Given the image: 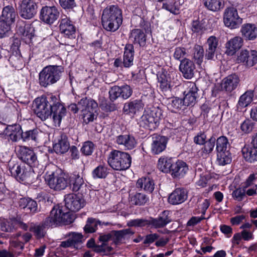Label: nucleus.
I'll use <instances>...</instances> for the list:
<instances>
[{"mask_svg":"<svg viewBox=\"0 0 257 257\" xmlns=\"http://www.w3.org/2000/svg\"><path fill=\"white\" fill-rule=\"evenodd\" d=\"M34 112L42 120L51 117L55 125H59L62 118L66 115V109L56 96L38 97L34 101Z\"/></svg>","mask_w":257,"mask_h":257,"instance_id":"f257e3e1","label":"nucleus"},{"mask_svg":"<svg viewBox=\"0 0 257 257\" xmlns=\"http://www.w3.org/2000/svg\"><path fill=\"white\" fill-rule=\"evenodd\" d=\"M122 22V12L117 6H110L103 10L101 23L105 30L115 32L118 29Z\"/></svg>","mask_w":257,"mask_h":257,"instance_id":"f03ea898","label":"nucleus"},{"mask_svg":"<svg viewBox=\"0 0 257 257\" xmlns=\"http://www.w3.org/2000/svg\"><path fill=\"white\" fill-rule=\"evenodd\" d=\"M64 68L59 65L45 67L39 74V83L41 86L47 87L56 83L61 78Z\"/></svg>","mask_w":257,"mask_h":257,"instance_id":"7ed1b4c3","label":"nucleus"},{"mask_svg":"<svg viewBox=\"0 0 257 257\" xmlns=\"http://www.w3.org/2000/svg\"><path fill=\"white\" fill-rule=\"evenodd\" d=\"M107 163L114 170L124 171L130 167L132 158L128 153L114 150L109 153Z\"/></svg>","mask_w":257,"mask_h":257,"instance_id":"20e7f679","label":"nucleus"},{"mask_svg":"<svg viewBox=\"0 0 257 257\" xmlns=\"http://www.w3.org/2000/svg\"><path fill=\"white\" fill-rule=\"evenodd\" d=\"M162 116V110L158 107L145 111L139 120L140 126L153 130L158 126Z\"/></svg>","mask_w":257,"mask_h":257,"instance_id":"39448f33","label":"nucleus"},{"mask_svg":"<svg viewBox=\"0 0 257 257\" xmlns=\"http://www.w3.org/2000/svg\"><path fill=\"white\" fill-rule=\"evenodd\" d=\"M74 214L70 212H64L62 207L59 206H54L49 215L54 226L70 224L74 221Z\"/></svg>","mask_w":257,"mask_h":257,"instance_id":"423d86ee","label":"nucleus"},{"mask_svg":"<svg viewBox=\"0 0 257 257\" xmlns=\"http://www.w3.org/2000/svg\"><path fill=\"white\" fill-rule=\"evenodd\" d=\"M45 180L50 188L56 191L65 189L68 184V177L64 173L53 172L45 178Z\"/></svg>","mask_w":257,"mask_h":257,"instance_id":"0eeeda50","label":"nucleus"},{"mask_svg":"<svg viewBox=\"0 0 257 257\" xmlns=\"http://www.w3.org/2000/svg\"><path fill=\"white\" fill-rule=\"evenodd\" d=\"M18 157L24 163L31 168H38L39 166L37 157L33 150L25 146H21L18 150Z\"/></svg>","mask_w":257,"mask_h":257,"instance_id":"6e6552de","label":"nucleus"},{"mask_svg":"<svg viewBox=\"0 0 257 257\" xmlns=\"http://www.w3.org/2000/svg\"><path fill=\"white\" fill-rule=\"evenodd\" d=\"M27 225L29 231L33 233L37 239L44 237L46 234V228L54 226L49 216L38 224L31 222Z\"/></svg>","mask_w":257,"mask_h":257,"instance_id":"1a4fd4ad","label":"nucleus"},{"mask_svg":"<svg viewBox=\"0 0 257 257\" xmlns=\"http://www.w3.org/2000/svg\"><path fill=\"white\" fill-rule=\"evenodd\" d=\"M38 6L35 0H23L20 5L19 13L25 19H31L37 14Z\"/></svg>","mask_w":257,"mask_h":257,"instance_id":"9d476101","label":"nucleus"},{"mask_svg":"<svg viewBox=\"0 0 257 257\" xmlns=\"http://www.w3.org/2000/svg\"><path fill=\"white\" fill-rule=\"evenodd\" d=\"M223 20L226 26L235 29L242 23V19L238 16L236 9L231 7L225 10Z\"/></svg>","mask_w":257,"mask_h":257,"instance_id":"9b49d317","label":"nucleus"},{"mask_svg":"<svg viewBox=\"0 0 257 257\" xmlns=\"http://www.w3.org/2000/svg\"><path fill=\"white\" fill-rule=\"evenodd\" d=\"M133 93V89L130 85H124L121 86H114L109 90V97L111 101H114L118 97L124 99L128 98Z\"/></svg>","mask_w":257,"mask_h":257,"instance_id":"f8f14e48","label":"nucleus"},{"mask_svg":"<svg viewBox=\"0 0 257 257\" xmlns=\"http://www.w3.org/2000/svg\"><path fill=\"white\" fill-rule=\"evenodd\" d=\"M66 207L72 212L79 210L85 205V201L80 196L74 194H68L65 196Z\"/></svg>","mask_w":257,"mask_h":257,"instance_id":"ddd939ff","label":"nucleus"},{"mask_svg":"<svg viewBox=\"0 0 257 257\" xmlns=\"http://www.w3.org/2000/svg\"><path fill=\"white\" fill-rule=\"evenodd\" d=\"M238 63H241L248 67L254 66L257 63V51L242 50L238 54L237 58Z\"/></svg>","mask_w":257,"mask_h":257,"instance_id":"4468645a","label":"nucleus"},{"mask_svg":"<svg viewBox=\"0 0 257 257\" xmlns=\"http://www.w3.org/2000/svg\"><path fill=\"white\" fill-rule=\"evenodd\" d=\"M59 12L56 7L45 6L42 8L40 12V19L44 22L51 24L57 20Z\"/></svg>","mask_w":257,"mask_h":257,"instance_id":"2eb2a0df","label":"nucleus"},{"mask_svg":"<svg viewBox=\"0 0 257 257\" xmlns=\"http://www.w3.org/2000/svg\"><path fill=\"white\" fill-rule=\"evenodd\" d=\"M200 91L195 83H190L189 90L185 94L184 92V97L183 98L184 103L185 106H193L200 97Z\"/></svg>","mask_w":257,"mask_h":257,"instance_id":"dca6fc26","label":"nucleus"},{"mask_svg":"<svg viewBox=\"0 0 257 257\" xmlns=\"http://www.w3.org/2000/svg\"><path fill=\"white\" fill-rule=\"evenodd\" d=\"M18 227L26 231L28 229V225L20 219L14 218L10 221L4 220L1 222V228L3 231L13 232Z\"/></svg>","mask_w":257,"mask_h":257,"instance_id":"f3484780","label":"nucleus"},{"mask_svg":"<svg viewBox=\"0 0 257 257\" xmlns=\"http://www.w3.org/2000/svg\"><path fill=\"white\" fill-rule=\"evenodd\" d=\"M9 171L11 175L17 179L22 181H28V177L31 175H34L33 173L25 172L24 169L21 167L18 163H14V162H10L9 164Z\"/></svg>","mask_w":257,"mask_h":257,"instance_id":"a211bd4d","label":"nucleus"},{"mask_svg":"<svg viewBox=\"0 0 257 257\" xmlns=\"http://www.w3.org/2000/svg\"><path fill=\"white\" fill-rule=\"evenodd\" d=\"M179 70L186 79H191L194 75L195 66L192 61L184 58L181 60Z\"/></svg>","mask_w":257,"mask_h":257,"instance_id":"6ab92c4d","label":"nucleus"},{"mask_svg":"<svg viewBox=\"0 0 257 257\" xmlns=\"http://www.w3.org/2000/svg\"><path fill=\"white\" fill-rule=\"evenodd\" d=\"M144 104L140 99L130 101L124 103L123 107V112L126 114L134 115L137 112L143 109Z\"/></svg>","mask_w":257,"mask_h":257,"instance_id":"aec40b11","label":"nucleus"},{"mask_svg":"<svg viewBox=\"0 0 257 257\" xmlns=\"http://www.w3.org/2000/svg\"><path fill=\"white\" fill-rule=\"evenodd\" d=\"M68 184H70L72 190L74 192H77L86 186L81 174L76 172L70 175Z\"/></svg>","mask_w":257,"mask_h":257,"instance_id":"412c9836","label":"nucleus"},{"mask_svg":"<svg viewBox=\"0 0 257 257\" xmlns=\"http://www.w3.org/2000/svg\"><path fill=\"white\" fill-rule=\"evenodd\" d=\"M240 33L245 40L253 41L257 37V27L253 24H244L241 27Z\"/></svg>","mask_w":257,"mask_h":257,"instance_id":"4be33fe9","label":"nucleus"},{"mask_svg":"<svg viewBox=\"0 0 257 257\" xmlns=\"http://www.w3.org/2000/svg\"><path fill=\"white\" fill-rule=\"evenodd\" d=\"M4 133L7 135L13 142H16L22 139L23 131L19 124L8 125L4 130Z\"/></svg>","mask_w":257,"mask_h":257,"instance_id":"5701e85b","label":"nucleus"},{"mask_svg":"<svg viewBox=\"0 0 257 257\" xmlns=\"http://www.w3.org/2000/svg\"><path fill=\"white\" fill-rule=\"evenodd\" d=\"M151 144V151L153 154H158L166 148L167 138L164 136H156L153 137Z\"/></svg>","mask_w":257,"mask_h":257,"instance_id":"b1692460","label":"nucleus"},{"mask_svg":"<svg viewBox=\"0 0 257 257\" xmlns=\"http://www.w3.org/2000/svg\"><path fill=\"white\" fill-rule=\"evenodd\" d=\"M187 198V192L183 188L176 189L169 196L168 201L173 205L181 204Z\"/></svg>","mask_w":257,"mask_h":257,"instance_id":"393cba45","label":"nucleus"},{"mask_svg":"<svg viewBox=\"0 0 257 257\" xmlns=\"http://www.w3.org/2000/svg\"><path fill=\"white\" fill-rule=\"evenodd\" d=\"M60 31L68 38H74L75 28L69 19H62L59 25Z\"/></svg>","mask_w":257,"mask_h":257,"instance_id":"a878e982","label":"nucleus"},{"mask_svg":"<svg viewBox=\"0 0 257 257\" xmlns=\"http://www.w3.org/2000/svg\"><path fill=\"white\" fill-rule=\"evenodd\" d=\"M169 214V211L165 210L160 214L158 218L151 217L150 225L156 228L164 227L172 221Z\"/></svg>","mask_w":257,"mask_h":257,"instance_id":"bb28decb","label":"nucleus"},{"mask_svg":"<svg viewBox=\"0 0 257 257\" xmlns=\"http://www.w3.org/2000/svg\"><path fill=\"white\" fill-rule=\"evenodd\" d=\"M70 148L68 137L64 133H62L58 139V142L53 145V150L57 154H63L67 152Z\"/></svg>","mask_w":257,"mask_h":257,"instance_id":"cd10ccee","label":"nucleus"},{"mask_svg":"<svg viewBox=\"0 0 257 257\" xmlns=\"http://www.w3.org/2000/svg\"><path fill=\"white\" fill-rule=\"evenodd\" d=\"M115 143L118 145L124 147L125 150H132L137 144L135 138L130 135H121L117 136Z\"/></svg>","mask_w":257,"mask_h":257,"instance_id":"c85d7f7f","label":"nucleus"},{"mask_svg":"<svg viewBox=\"0 0 257 257\" xmlns=\"http://www.w3.org/2000/svg\"><path fill=\"white\" fill-rule=\"evenodd\" d=\"M240 80L238 75L233 74L223 79L222 88L227 92H231L238 86Z\"/></svg>","mask_w":257,"mask_h":257,"instance_id":"c756f323","label":"nucleus"},{"mask_svg":"<svg viewBox=\"0 0 257 257\" xmlns=\"http://www.w3.org/2000/svg\"><path fill=\"white\" fill-rule=\"evenodd\" d=\"M19 206L27 213L35 214L39 211L37 202L30 198H21L19 202Z\"/></svg>","mask_w":257,"mask_h":257,"instance_id":"7c9ffc66","label":"nucleus"},{"mask_svg":"<svg viewBox=\"0 0 257 257\" xmlns=\"http://www.w3.org/2000/svg\"><path fill=\"white\" fill-rule=\"evenodd\" d=\"M188 170L187 164L182 160H178L174 162L171 174L174 178H182L185 175Z\"/></svg>","mask_w":257,"mask_h":257,"instance_id":"2f4dec72","label":"nucleus"},{"mask_svg":"<svg viewBox=\"0 0 257 257\" xmlns=\"http://www.w3.org/2000/svg\"><path fill=\"white\" fill-rule=\"evenodd\" d=\"M243 43V39L240 37L236 36L231 39L226 44V53L228 55H233L237 51L241 48Z\"/></svg>","mask_w":257,"mask_h":257,"instance_id":"473e14b6","label":"nucleus"},{"mask_svg":"<svg viewBox=\"0 0 257 257\" xmlns=\"http://www.w3.org/2000/svg\"><path fill=\"white\" fill-rule=\"evenodd\" d=\"M134 233L130 228L111 231L112 240L115 244L121 243L123 240L128 238Z\"/></svg>","mask_w":257,"mask_h":257,"instance_id":"72a5a7b5","label":"nucleus"},{"mask_svg":"<svg viewBox=\"0 0 257 257\" xmlns=\"http://www.w3.org/2000/svg\"><path fill=\"white\" fill-rule=\"evenodd\" d=\"M243 157L246 162L254 163L257 161V148L249 145H245L241 150Z\"/></svg>","mask_w":257,"mask_h":257,"instance_id":"f704fd0d","label":"nucleus"},{"mask_svg":"<svg viewBox=\"0 0 257 257\" xmlns=\"http://www.w3.org/2000/svg\"><path fill=\"white\" fill-rule=\"evenodd\" d=\"M207 45H208V48L206 51L205 57L208 60H211L214 56L215 52L218 45V40L214 36H210L207 39Z\"/></svg>","mask_w":257,"mask_h":257,"instance_id":"c9c22d12","label":"nucleus"},{"mask_svg":"<svg viewBox=\"0 0 257 257\" xmlns=\"http://www.w3.org/2000/svg\"><path fill=\"white\" fill-rule=\"evenodd\" d=\"M163 3L162 8L171 13L177 14L179 13L181 6L184 3V0H166Z\"/></svg>","mask_w":257,"mask_h":257,"instance_id":"e433bc0d","label":"nucleus"},{"mask_svg":"<svg viewBox=\"0 0 257 257\" xmlns=\"http://www.w3.org/2000/svg\"><path fill=\"white\" fill-rule=\"evenodd\" d=\"M130 38L133 39L135 44H137L140 47H144L146 44V37L145 33L140 29L133 30L131 33Z\"/></svg>","mask_w":257,"mask_h":257,"instance_id":"4c0bfd02","label":"nucleus"},{"mask_svg":"<svg viewBox=\"0 0 257 257\" xmlns=\"http://www.w3.org/2000/svg\"><path fill=\"white\" fill-rule=\"evenodd\" d=\"M134 46L132 44H128L125 45L123 54V65L125 67H130L133 64Z\"/></svg>","mask_w":257,"mask_h":257,"instance_id":"58836bf2","label":"nucleus"},{"mask_svg":"<svg viewBox=\"0 0 257 257\" xmlns=\"http://www.w3.org/2000/svg\"><path fill=\"white\" fill-rule=\"evenodd\" d=\"M17 15V13L13 6L8 5L3 8L2 14L0 18L7 20L8 23H14Z\"/></svg>","mask_w":257,"mask_h":257,"instance_id":"ea45409f","label":"nucleus"},{"mask_svg":"<svg viewBox=\"0 0 257 257\" xmlns=\"http://www.w3.org/2000/svg\"><path fill=\"white\" fill-rule=\"evenodd\" d=\"M41 132L37 128L23 132L22 140L24 142H38Z\"/></svg>","mask_w":257,"mask_h":257,"instance_id":"a19ab883","label":"nucleus"},{"mask_svg":"<svg viewBox=\"0 0 257 257\" xmlns=\"http://www.w3.org/2000/svg\"><path fill=\"white\" fill-rule=\"evenodd\" d=\"M253 91L247 90L240 96L237 104V109H242L247 106L252 101Z\"/></svg>","mask_w":257,"mask_h":257,"instance_id":"79ce46f5","label":"nucleus"},{"mask_svg":"<svg viewBox=\"0 0 257 257\" xmlns=\"http://www.w3.org/2000/svg\"><path fill=\"white\" fill-rule=\"evenodd\" d=\"M79 107L82 108V111L84 110L96 112L98 107L97 102L92 99H88L87 97L82 98L79 101Z\"/></svg>","mask_w":257,"mask_h":257,"instance_id":"37998d69","label":"nucleus"},{"mask_svg":"<svg viewBox=\"0 0 257 257\" xmlns=\"http://www.w3.org/2000/svg\"><path fill=\"white\" fill-rule=\"evenodd\" d=\"M158 81L160 89L164 92H168L171 90L170 77L164 72L158 75Z\"/></svg>","mask_w":257,"mask_h":257,"instance_id":"c03bdc74","label":"nucleus"},{"mask_svg":"<svg viewBox=\"0 0 257 257\" xmlns=\"http://www.w3.org/2000/svg\"><path fill=\"white\" fill-rule=\"evenodd\" d=\"M136 186L138 188H143L146 191L152 193L154 189V183L149 178H142L137 181Z\"/></svg>","mask_w":257,"mask_h":257,"instance_id":"a18cd8bd","label":"nucleus"},{"mask_svg":"<svg viewBox=\"0 0 257 257\" xmlns=\"http://www.w3.org/2000/svg\"><path fill=\"white\" fill-rule=\"evenodd\" d=\"M204 6L208 10L217 12L224 7L223 0H203Z\"/></svg>","mask_w":257,"mask_h":257,"instance_id":"49530a36","label":"nucleus"},{"mask_svg":"<svg viewBox=\"0 0 257 257\" xmlns=\"http://www.w3.org/2000/svg\"><path fill=\"white\" fill-rule=\"evenodd\" d=\"M174 162L171 158H161L158 163V168L162 172L171 173Z\"/></svg>","mask_w":257,"mask_h":257,"instance_id":"de8ad7c7","label":"nucleus"},{"mask_svg":"<svg viewBox=\"0 0 257 257\" xmlns=\"http://www.w3.org/2000/svg\"><path fill=\"white\" fill-rule=\"evenodd\" d=\"M131 201L134 205L143 206L149 202V197L144 193L137 192L132 195Z\"/></svg>","mask_w":257,"mask_h":257,"instance_id":"09e8293b","label":"nucleus"},{"mask_svg":"<svg viewBox=\"0 0 257 257\" xmlns=\"http://www.w3.org/2000/svg\"><path fill=\"white\" fill-rule=\"evenodd\" d=\"M217 153L229 151L230 145L227 138L225 136H221L216 139Z\"/></svg>","mask_w":257,"mask_h":257,"instance_id":"8fccbe9b","label":"nucleus"},{"mask_svg":"<svg viewBox=\"0 0 257 257\" xmlns=\"http://www.w3.org/2000/svg\"><path fill=\"white\" fill-rule=\"evenodd\" d=\"M65 236L69 238L75 248H77L78 245L81 244L84 240V236L81 233L71 232L66 234Z\"/></svg>","mask_w":257,"mask_h":257,"instance_id":"3c124183","label":"nucleus"},{"mask_svg":"<svg viewBox=\"0 0 257 257\" xmlns=\"http://www.w3.org/2000/svg\"><path fill=\"white\" fill-rule=\"evenodd\" d=\"M100 224V222L98 220L95 218H88L83 228L84 231L86 233H93L95 232L97 229L98 225Z\"/></svg>","mask_w":257,"mask_h":257,"instance_id":"603ef678","label":"nucleus"},{"mask_svg":"<svg viewBox=\"0 0 257 257\" xmlns=\"http://www.w3.org/2000/svg\"><path fill=\"white\" fill-rule=\"evenodd\" d=\"M172 111L176 112L181 109H184L186 106L184 100L179 97H174L169 104Z\"/></svg>","mask_w":257,"mask_h":257,"instance_id":"864d4df0","label":"nucleus"},{"mask_svg":"<svg viewBox=\"0 0 257 257\" xmlns=\"http://www.w3.org/2000/svg\"><path fill=\"white\" fill-rule=\"evenodd\" d=\"M217 161L219 165L224 166L231 162V155L229 151L217 153Z\"/></svg>","mask_w":257,"mask_h":257,"instance_id":"5fc2aeb1","label":"nucleus"},{"mask_svg":"<svg viewBox=\"0 0 257 257\" xmlns=\"http://www.w3.org/2000/svg\"><path fill=\"white\" fill-rule=\"evenodd\" d=\"M204 49L198 45H195L193 48V59L198 65H200L204 58Z\"/></svg>","mask_w":257,"mask_h":257,"instance_id":"6e6d98bb","label":"nucleus"},{"mask_svg":"<svg viewBox=\"0 0 257 257\" xmlns=\"http://www.w3.org/2000/svg\"><path fill=\"white\" fill-rule=\"evenodd\" d=\"M9 61L12 66L16 69H22L24 66L23 59L22 56L17 53L13 54L9 58Z\"/></svg>","mask_w":257,"mask_h":257,"instance_id":"4d7b16f0","label":"nucleus"},{"mask_svg":"<svg viewBox=\"0 0 257 257\" xmlns=\"http://www.w3.org/2000/svg\"><path fill=\"white\" fill-rule=\"evenodd\" d=\"M108 170L106 166L100 165L93 170L92 176L94 178H105L108 173Z\"/></svg>","mask_w":257,"mask_h":257,"instance_id":"13d9d810","label":"nucleus"},{"mask_svg":"<svg viewBox=\"0 0 257 257\" xmlns=\"http://www.w3.org/2000/svg\"><path fill=\"white\" fill-rule=\"evenodd\" d=\"M127 225L130 227H144L151 225L150 218L149 219L139 218L131 220L127 222Z\"/></svg>","mask_w":257,"mask_h":257,"instance_id":"bf43d9fd","label":"nucleus"},{"mask_svg":"<svg viewBox=\"0 0 257 257\" xmlns=\"http://www.w3.org/2000/svg\"><path fill=\"white\" fill-rule=\"evenodd\" d=\"M13 23H8L7 20L0 18V37H5L11 29V25Z\"/></svg>","mask_w":257,"mask_h":257,"instance_id":"052dcab7","label":"nucleus"},{"mask_svg":"<svg viewBox=\"0 0 257 257\" xmlns=\"http://www.w3.org/2000/svg\"><path fill=\"white\" fill-rule=\"evenodd\" d=\"M216 138L214 137H211L203 144L204 147L202 149V152L207 154L211 153L213 150Z\"/></svg>","mask_w":257,"mask_h":257,"instance_id":"680f3d73","label":"nucleus"},{"mask_svg":"<svg viewBox=\"0 0 257 257\" xmlns=\"http://www.w3.org/2000/svg\"><path fill=\"white\" fill-rule=\"evenodd\" d=\"M94 144L92 142H85L81 149V152L85 156L91 155L94 150Z\"/></svg>","mask_w":257,"mask_h":257,"instance_id":"e2e57ef3","label":"nucleus"},{"mask_svg":"<svg viewBox=\"0 0 257 257\" xmlns=\"http://www.w3.org/2000/svg\"><path fill=\"white\" fill-rule=\"evenodd\" d=\"M254 126V122L249 119H246L240 124V130L245 134H249L252 132Z\"/></svg>","mask_w":257,"mask_h":257,"instance_id":"0e129e2a","label":"nucleus"},{"mask_svg":"<svg viewBox=\"0 0 257 257\" xmlns=\"http://www.w3.org/2000/svg\"><path fill=\"white\" fill-rule=\"evenodd\" d=\"M81 111L82 112V115L83 122L86 124L93 121L96 118V115L94 114V112H95V111H88L86 110Z\"/></svg>","mask_w":257,"mask_h":257,"instance_id":"69168bd1","label":"nucleus"},{"mask_svg":"<svg viewBox=\"0 0 257 257\" xmlns=\"http://www.w3.org/2000/svg\"><path fill=\"white\" fill-rule=\"evenodd\" d=\"M186 54V49L184 47H176L174 53V58L178 60H181Z\"/></svg>","mask_w":257,"mask_h":257,"instance_id":"338daca9","label":"nucleus"},{"mask_svg":"<svg viewBox=\"0 0 257 257\" xmlns=\"http://www.w3.org/2000/svg\"><path fill=\"white\" fill-rule=\"evenodd\" d=\"M191 29L194 33H201L205 30L203 24L198 20L192 22Z\"/></svg>","mask_w":257,"mask_h":257,"instance_id":"774afa93","label":"nucleus"}]
</instances>
